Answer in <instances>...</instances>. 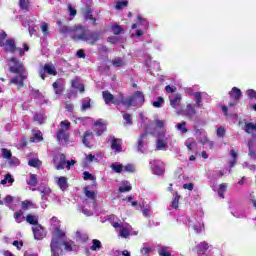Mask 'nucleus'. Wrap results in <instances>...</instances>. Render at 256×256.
Segmentation results:
<instances>
[{"label": "nucleus", "mask_w": 256, "mask_h": 256, "mask_svg": "<svg viewBox=\"0 0 256 256\" xmlns=\"http://www.w3.org/2000/svg\"><path fill=\"white\" fill-rule=\"evenodd\" d=\"M61 222L57 217L50 219V230L53 231V237L50 243L51 256H61L63 249H61V239L65 237V233L61 231Z\"/></svg>", "instance_id": "nucleus-1"}, {"label": "nucleus", "mask_w": 256, "mask_h": 256, "mask_svg": "<svg viewBox=\"0 0 256 256\" xmlns=\"http://www.w3.org/2000/svg\"><path fill=\"white\" fill-rule=\"evenodd\" d=\"M10 61L9 71L10 73H15L17 76L9 81V85H16L17 89H23L29 73L23 65V62L19 61L17 58H11Z\"/></svg>", "instance_id": "nucleus-2"}, {"label": "nucleus", "mask_w": 256, "mask_h": 256, "mask_svg": "<svg viewBox=\"0 0 256 256\" xmlns=\"http://www.w3.org/2000/svg\"><path fill=\"white\" fill-rule=\"evenodd\" d=\"M143 103H145V95L141 91H136L133 96L127 98L122 96L121 105L124 107H143Z\"/></svg>", "instance_id": "nucleus-3"}, {"label": "nucleus", "mask_w": 256, "mask_h": 256, "mask_svg": "<svg viewBox=\"0 0 256 256\" xmlns=\"http://www.w3.org/2000/svg\"><path fill=\"white\" fill-rule=\"evenodd\" d=\"M60 127L62 129L58 130L56 137L60 143L67 142L69 140V133H67V131H69V129H71V122L62 121V122H60ZM63 129H65V130H63Z\"/></svg>", "instance_id": "nucleus-4"}, {"label": "nucleus", "mask_w": 256, "mask_h": 256, "mask_svg": "<svg viewBox=\"0 0 256 256\" xmlns=\"http://www.w3.org/2000/svg\"><path fill=\"white\" fill-rule=\"evenodd\" d=\"M102 95L106 105H109L112 103L113 105H116V107H119V105H121L123 101L122 93H120L117 97H115L109 91H103Z\"/></svg>", "instance_id": "nucleus-5"}, {"label": "nucleus", "mask_w": 256, "mask_h": 256, "mask_svg": "<svg viewBox=\"0 0 256 256\" xmlns=\"http://www.w3.org/2000/svg\"><path fill=\"white\" fill-rule=\"evenodd\" d=\"M195 137L198 141V143H201V145H207L210 149H213V142L209 140L207 137V132L203 129H197L195 131Z\"/></svg>", "instance_id": "nucleus-6"}, {"label": "nucleus", "mask_w": 256, "mask_h": 256, "mask_svg": "<svg viewBox=\"0 0 256 256\" xmlns=\"http://www.w3.org/2000/svg\"><path fill=\"white\" fill-rule=\"evenodd\" d=\"M171 141V135L165 133V132H160L157 134V143H156V149L158 151H163L165 147H167V143Z\"/></svg>", "instance_id": "nucleus-7"}, {"label": "nucleus", "mask_w": 256, "mask_h": 256, "mask_svg": "<svg viewBox=\"0 0 256 256\" xmlns=\"http://www.w3.org/2000/svg\"><path fill=\"white\" fill-rule=\"evenodd\" d=\"M87 29H85L83 26H76L72 28V34L71 38L74 39V41H85V36L87 35Z\"/></svg>", "instance_id": "nucleus-8"}, {"label": "nucleus", "mask_w": 256, "mask_h": 256, "mask_svg": "<svg viewBox=\"0 0 256 256\" xmlns=\"http://www.w3.org/2000/svg\"><path fill=\"white\" fill-rule=\"evenodd\" d=\"M112 226L114 229L119 231L120 237H124V239H127V237L131 235V225L129 224H119L118 222H113Z\"/></svg>", "instance_id": "nucleus-9"}, {"label": "nucleus", "mask_w": 256, "mask_h": 256, "mask_svg": "<svg viewBox=\"0 0 256 256\" xmlns=\"http://www.w3.org/2000/svg\"><path fill=\"white\" fill-rule=\"evenodd\" d=\"M150 167L154 175H163L165 173V163L161 160L150 161Z\"/></svg>", "instance_id": "nucleus-10"}, {"label": "nucleus", "mask_w": 256, "mask_h": 256, "mask_svg": "<svg viewBox=\"0 0 256 256\" xmlns=\"http://www.w3.org/2000/svg\"><path fill=\"white\" fill-rule=\"evenodd\" d=\"M188 227L193 229V231H195V233H201V231H203L205 229V227L203 225V221H201V219H197V217H195V216L189 218Z\"/></svg>", "instance_id": "nucleus-11"}, {"label": "nucleus", "mask_w": 256, "mask_h": 256, "mask_svg": "<svg viewBox=\"0 0 256 256\" xmlns=\"http://www.w3.org/2000/svg\"><path fill=\"white\" fill-rule=\"evenodd\" d=\"M84 41L88 45H95L97 41H101V32H91L87 30L86 36L84 37Z\"/></svg>", "instance_id": "nucleus-12"}, {"label": "nucleus", "mask_w": 256, "mask_h": 256, "mask_svg": "<svg viewBox=\"0 0 256 256\" xmlns=\"http://www.w3.org/2000/svg\"><path fill=\"white\" fill-rule=\"evenodd\" d=\"M53 165L57 171L65 169V165H67V159L64 154H56L53 158Z\"/></svg>", "instance_id": "nucleus-13"}, {"label": "nucleus", "mask_w": 256, "mask_h": 256, "mask_svg": "<svg viewBox=\"0 0 256 256\" xmlns=\"http://www.w3.org/2000/svg\"><path fill=\"white\" fill-rule=\"evenodd\" d=\"M149 142L147 133H143L140 135L138 139L137 149L139 153H147V143Z\"/></svg>", "instance_id": "nucleus-14"}, {"label": "nucleus", "mask_w": 256, "mask_h": 256, "mask_svg": "<svg viewBox=\"0 0 256 256\" xmlns=\"http://www.w3.org/2000/svg\"><path fill=\"white\" fill-rule=\"evenodd\" d=\"M32 191H38L41 194V201H47V197L52 193L51 188L47 185H40L37 188H33Z\"/></svg>", "instance_id": "nucleus-15"}, {"label": "nucleus", "mask_w": 256, "mask_h": 256, "mask_svg": "<svg viewBox=\"0 0 256 256\" xmlns=\"http://www.w3.org/2000/svg\"><path fill=\"white\" fill-rule=\"evenodd\" d=\"M86 197L90 200L91 208L97 209V192L89 190V187L84 188Z\"/></svg>", "instance_id": "nucleus-16"}, {"label": "nucleus", "mask_w": 256, "mask_h": 256, "mask_svg": "<svg viewBox=\"0 0 256 256\" xmlns=\"http://www.w3.org/2000/svg\"><path fill=\"white\" fill-rule=\"evenodd\" d=\"M45 73L48 75H57V69H55V66L53 64H45L43 69L40 70L39 75L41 79L45 80Z\"/></svg>", "instance_id": "nucleus-17"}, {"label": "nucleus", "mask_w": 256, "mask_h": 256, "mask_svg": "<svg viewBox=\"0 0 256 256\" xmlns=\"http://www.w3.org/2000/svg\"><path fill=\"white\" fill-rule=\"evenodd\" d=\"M169 100L171 107H173V109H176V111L178 112L181 108V94H173L169 96Z\"/></svg>", "instance_id": "nucleus-18"}, {"label": "nucleus", "mask_w": 256, "mask_h": 256, "mask_svg": "<svg viewBox=\"0 0 256 256\" xmlns=\"http://www.w3.org/2000/svg\"><path fill=\"white\" fill-rule=\"evenodd\" d=\"M55 183L58 185L61 191H67V189H69V182L65 176L55 177Z\"/></svg>", "instance_id": "nucleus-19"}, {"label": "nucleus", "mask_w": 256, "mask_h": 256, "mask_svg": "<svg viewBox=\"0 0 256 256\" xmlns=\"http://www.w3.org/2000/svg\"><path fill=\"white\" fill-rule=\"evenodd\" d=\"M94 131L96 135L101 136L105 131H107V124L103 120H97L94 123Z\"/></svg>", "instance_id": "nucleus-20"}, {"label": "nucleus", "mask_w": 256, "mask_h": 256, "mask_svg": "<svg viewBox=\"0 0 256 256\" xmlns=\"http://www.w3.org/2000/svg\"><path fill=\"white\" fill-rule=\"evenodd\" d=\"M32 231L34 239H36L37 241H41V239L45 237V229H43V226H41L40 224L33 226Z\"/></svg>", "instance_id": "nucleus-21"}, {"label": "nucleus", "mask_w": 256, "mask_h": 256, "mask_svg": "<svg viewBox=\"0 0 256 256\" xmlns=\"http://www.w3.org/2000/svg\"><path fill=\"white\" fill-rule=\"evenodd\" d=\"M178 115H184L185 117H195L197 111H195V106H192L191 104H187L186 109L179 110Z\"/></svg>", "instance_id": "nucleus-22"}, {"label": "nucleus", "mask_w": 256, "mask_h": 256, "mask_svg": "<svg viewBox=\"0 0 256 256\" xmlns=\"http://www.w3.org/2000/svg\"><path fill=\"white\" fill-rule=\"evenodd\" d=\"M138 23L132 25V29H137V27L141 26L144 31L149 29V21L143 18L141 15H137Z\"/></svg>", "instance_id": "nucleus-23"}, {"label": "nucleus", "mask_w": 256, "mask_h": 256, "mask_svg": "<svg viewBox=\"0 0 256 256\" xmlns=\"http://www.w3.org/2000/svg\"><path fill=\"white\" fill-rule=\"evenodd\" d=\"M52 87H53L56 95H61V93H63V91H65V83L63 82V79H61V78L57 79L52 84Z\"/></svg>", "instance_id": "nucleus-24"}, {"label": "nucleus", "mask_w": 256, "mask_h": 256, "mask_svg": "<svg viewBox=\"0 0 256 256\" xmlns=\"http://www.w3.org/2000/svg\"><path fill=\"white\" fill-rule=\"evenodd\" d=\"M108 141L111 142V149L113 151H117V153H120V151H122L121 140L115 138L114 136H110Z\"/></svg>", "instance_id": "nucleus-25"}, {"label": "nucleus", "mask_w": 256, "mask_h": 256, "mask_svg": "<svg viewBox=\"0 0 256 256\" xmlns=\"http://www.w3.org/2000/svg\"><path fill=\"white\" fill-rule=\"evenodd\" d=\"M4 47L5 50L8 51L9 53H15L17 51V47L15 46V40L13 39H8L4 42Z\"/></svg>", "instance_id": "nucleus-26"}, {"label": "nucleus", "mask_w": 256, "mask_h": 256, "mask_svg": "<svg viewBox=\"0 0 256 256\" xmlns=\"http://www.w3.org/2000/svg\"><path fill=\"white\" fill-rule=\"evenodd\" d=\"M93 140V132L86 131L82 138V143L85 147H91V141Z\"/></svg>", "instance_id": "nucleus-27"}, {"label": "nucleus", "mask_w": 256, "mask_h": 256, "mask_svg": "<svg viewBox=\"0 0 256 256\" xmlns=\"http://www.w3.org/2000/svg\"><path fill=\"white\" fill-rule=\"evenodd\" d=\"M71 86L73 89H77L78 91H80V93L85 92V86H83V83H81L80 78H75L74 80H72Z\"/></svg>", "instance_id": "nucleus-28"}, {"label": "nucleus", "mask_w": 256, "mask_h": 256, "mask_svg": "<svg viewBox=\"0 0 256 256\" xmlns=\"http://www.w3.org/2000/svg\"><path fill=\"white\" fill-rule=\"evenodd\" d=\"M30 141L32 143H39L40 141H43V134L41 133V131L33 130Z\"/></svg>", "instance_id": "nucleus-29"}, {"label": "nucleus", "mask_w": 256, "mask_h": 256, "mask_svg": "<svg viewBox=\"0 0 256 256\" xmlns=\"http://www.w3.org/2000/svg\"><path fill=\"white\" fill-rule=\"evenodd\" d=\"M229 95L231 97V99H234V101H239V99H241V89L237 88V87H233L232 90L229 92Z\"/></svg>", "instance_id": "nucleus-30"}, {"label": "nucleus", "mask_w": 256, "mask_h": 256, "mask_svg": "<svg viewBox=\"0 0 256 256\" xmlns=\"http://www.w3.org/2000/svg\"><path fill=\"white\" fill-rule=\"evenodd\" d=\"M111 63L113 67H125V65H127V61L125 60V58L121 57H116L112 59Z\"/></svg>", "instance_id": "nucleus-31"}, {"label": "nucleus", "mask_w": 256, "mask_h": 256, "mask_svg": "<svg viewBox=\"0 0 256 256\" xmlns=\"http://www.w3.org/2000/svg\"><path fill=\"white\" fill-rule=\"evenodd\" d=\"M132 189H133V187L131 186V183H129V181H122L120 183V187H119L120 193H127V192L131 191Z\"/></svg>", "instance_id": "nucleus-32"}, {"label": "nucleus", "mask_w": 256, "mask_h": 256, "mask_svg": "<svg viewBox=\"0 0 256 256\" xmlns=\"http://www.w3.org/2000/svg\"><path fill=\"white\" fill-rule=\"evenodd\" d=\"M32 97H34V99H37L40 105H43V103H47L45 97L43 96V94H41V92H39V90H32Z\"/></svg>", "instance_id": "nucleus-33"}, {"label": "nucleus", "mask_w": 256, "mask_h": 256, "mask_svg": "<svg viewBox=\"0 0 256 256\" xmlns=\"http://www.w3.org/2000/svg\"><path fill=\"white\" fill-rule=\"evenodd\" d=\"M83 179L84 181H93L92 182L93 187H97V181H96L97 178L93 174L89 173V171L83 172Z\"/></svg>", "instance_id": "nucleus-34"}, {"label": "nucleus", "mask_w": 256, "mask_h": 256, "mask_svg": "<svg viewBox=\"0 0 256 256\" xmlns=\"http://www.w3.org/2000/svg\"><path fill=\"white\" fill-rule=\"evenodd\" d=\"M26 221L27 223H29L30 225H39V216L34 215V214H28L26 216Z\"/></svg>", "instance_id": "nucleus-35"}, {"label": "nucleus", "mask_w": 256, "mask_h": 256, "mask_svg": "<svg viewBox=\"0 0 256 256\" xmlns=\"http://www.w3.org/2000/svg\"><path fill=\"white\" fill-rule=\"evenodd\" d=\"M198 255H205V251L209 249V244L207 242H202L196 246Z\"/></svg>", "instance_id": "nucleus-36"}, {"label": "nucleus", "mask_w": 256, "mask_h": 256, "mask_svg": "<svg viewBox=\"0 0 256 256\" xmlns=\"http://www.w3.org/2000/svg\"><path fill=\"white\" fill-rule=\"evenodd\" d=\"M110 167L114 173H124V166L119 162L112 163Z\"/></svg>", "instance_id": "nucleus-37"}, {"label": "nucleus", "mask_w": 256, "mask_h": 256, "mask_svg": "<svg viewBox=\"0 0 256 256\" xmlns=\"http://www.w3.org/2000/svg\"><path fill=\"white\" fill-rule=\"evenodd\" d=\"M193 95L196 101V107H201L203 105V95H205V93L195 92Z\"/></svg>", "instance_id": "nucleus-38"}, {"label": "nucleus", "mask_w": 256, "mask_h": 256, "mask_svg": "<svg viewBox=\"0 0 256 256\" xmlns=\"http://www.w3.org/2000/svg\"><path fill=\"white\" fill-rule=\"evenodd\" d=\"M179 199H181V196L179 195V193L175 192L174 198L172 199V202H171L172 209H179Z\"/></svg>", "instance_id": "nucleus-39"}, {"label": "nucleus", "mask_w": 256, "mask_h": 256, "mask_svg": "<svg viewBox=\"0 0 256 256\" xmlns=\"http://www.w3.org/2000/svg\"><path fill=\"white\" fill-rule=\"evenodd\" d=\"M160 256H171L172 250L171 247L163 246L158 250Z\"/></svg>", "instance_id": "nucleus-40"}, {"label": "nucleus", "mask_w": 256, "mask_h": 256, "mask_svg": "<svg viewBox=\"0 0 256 256\" xmlns=\"http://www.w3.org/2000/svg\"><path fill=\"white\" fill-rule=\"evenodd\" d=\"M185 145L189 151H193V149H195V145H197V142L194 138H188L185 142Z\"/></svg>", "instance_id": "nucleus-41"}, {"label": "nucleus", "mask_w": 256, "mask_h": 256, "mask_svg": "<svg viewBox=\"0 0 256 256\" xmlns=\"http://www.w3.org/2000/svg\"><path fill=\"white\" fill-rule=\"evenodd\" d=\"M248 149H249L248 155L250 159H253L254 161H256V151L251 141L248 142Z\"/></svg>", "instance_id": "nucleus-42"}, {"label": "nucleus", "mask_w": 256, "mask_h": 256, "mask_svg": "<svg viewBox=\"0 0 256 256\" xmlns=\"http://www.w3.org/2000/svg\"><path fill=\"white\" fill-rule=\"evenodd\" d=\"M163 103H165V99L163 97L159 96L152 102L153 107L156 109H160V107H163Z\"/></svg>", "instance_id": "nucleus-43"}, {"label": "nucleus", "mask_w": 256, "mask_h": 256, "mask_svg": "<svg viewBox=\"0 0 256 256\" xmlns=\"http://www.w3.org/2000/svg\"><path fill=\"white\" fill-rule=\"evenodd\" d=\"M22 209L24 211H27V209H35V204L33 203V201L25 200L22 202Z\"/></svg>", "instance_id": "nucleus-44"}, {"label": "nucleus", "mask_w": 256, "mask_h": 256, "mask_svg": "<svg viewBox=\"0 0 256 256\" xmlns=\"http://www.w3.org/2000/svg\"><path fill=\"white\" fill-rule=\"evenodd\" d=\"M90 108H91V99L90 98L82 99L81 111H87V109H90Z\"/></svg>", "instance_id": "nucleus-45"}, {"label": "nucleus", "mask_w": 256, "mask_h": 256, "mask_svg": "<svg viewBox=\"0 0 256 256\" xmlns=\"http://www.w3.org/2000/svg\"><path fill=\"white\" fill-rule=\"evenodd\" d=\"M103 245L101 244V241L97 239L92 240V246L90 247L91 251H99Z\"/></svg>", "instance_id": "nucleus-46"}, {"label": "nucleus", "mask_w": 256, "mask_h": 256, "mask_svg": "<svg viewBox=\"0 0 256 256\" xmlns=\"http://www.w3.org/2000/svg\"><path fill=\"white\" fill-rule=\"evenodd\" d=\"M14 219L16 223H23V221H25V216H23L22 210H19L16 213H14Z\"/></svg>", "instance_id": "nucleus-47"}, {"label": "nucleus", "mask_w": 256, "mask_h": 256, "mask_svg": "<svg viewBox=\"0 0 256 256\" xmlns=\"http://www.w3.org/2000/svg\"><path fill=\"white\" fill-rule=\"evenodd\" d=\"M37 175L31 174L29 180H27V185L30 187H37Z\"/></svg>", "instance_id": "nucleus-48"}, {"label": "nucleus", "mask_w": 256, "mask_h": 256, "mask_svg": "<svg viewBox=\"0 0 256 256\" xmlns=\"http://www.w3.org/2000/svg\"><path fill=\"white\" fill-rule=\"evenodd\" d=\"M225 191H227V184H225V183L220 184L219 189H218V196L221 199H225V194H224Z\"/></svg>", "instance_id": "nucleus-49"}, {"label": "nucleus", "mask_w": 256, "mask_h": 256, "mask_svg": "<svg viewBox=\"0 0 256 256\" xmlns=\"http://www.w3.org/2000/svg\"><path fill=\"white\" fill-rule=\"evenodd\" d=\"M60 33H62V35H72L73 33V27H69V26H62L60 28Z\"/></svg>", "instance_id": "nucleus-50"}, {"label": "nucleus", "mask_w": 256, "mask_h": 256, "mask_svg": "<svg viewBox=\"0 0 256 256\" xmlns=\"http://www.w3.org/2000/svg\"><path fill=\"white\" fill-rule=\"evenodd\" d=\"M1 153H2L3 159L9 160L13 157V154L11 153V150H9L7 148H2Z\"/></svg>", "instance_id": "nucleus-51"}, {"label": "nucleus", "mask_w": 256, "mask_h": 256, "mask_svg": "<svg viewBox=\"0 0 256 256\" xmlns=\"http://www.w3.org/2000/svg\"><path fill=\"white\" fill-rule=\"evenodd\" d=\"M84 17H85L86 20L92 21V23H95L97 21V19L93 18V14H92L91 8H87L86 9Z\"/></svg>", "instance_id": "nucleus-52"}, {"label": "nucleus", "mask_w": 256, "mask_h": 256, "mask_svg": "<svg viewBox=\"0 0 256 256\" xmlns=\"http://www.w3.org/2000/svg\"><path fill=\"white\" fill-rule=\"evenodd\" d=\"M15 182V179H13V176L11 174H6L5 178L1 181L2 185H7L9 183L10 185Z\"/></svg>", "instance_id": "nucleus-53"}, {"label": "nucleus", "mask_w": 256, "mask_h": 256, "mask_svg": "<svg viewBox=\"0 0 256 256\" xmlns=\"http://www.w3.org/2000/svg\"><path fill=\"white\" fill-rule=\"evenodd\" d=\"M176 129L181 131L182 133H187V122L183 121L181 123L176 124Z\"/></svg>", "instance_id": "nucleus-54"}, {"label": "nucleus", "mask_w": 256, "mask_h": 256, "mask_svg": "<svg viewBox=\"0 0 256 256\" xmlns=\"http://www.w3.org/2000/svg\"><path fill=\"white\" fill-rule=\"evenodd\" d=\"M15 201V198L11 195H7L3 200V205H6V207H9L11 209V203Z\"/></svg>", "instance_id": "nucleus-55"}, {"label": "nucleus", "mask_w": 256, "mask_h": 256, "mask_svg": "<svg viewBox=\"0 0 256 256\" xmlns=\"http://www.w3.org/2000/svg\"><path fill=\"white\" fill-rule=\"evenodd\" d=\"M8 163L10 165V167H19L21 161L18 160L17 157H11L9 160H8Z\"/></svg>", "instance_id": "nucleus-56"}, {"label": "nucleus", "mask_w": 256, "mask_h": 256, "mask_svg": "<svg viewBox=\"0 0 256 256\" xmlns=\"http://www.w3.org/2000/svg\"><path fill=\"white\" fill-rule=\"evenodd\" d=\"M61 245H64L65 251H73V247L71 246V243L65 241V237L61 238L60 247H61Z\"/></svg>", "instance_id": "nucleus-57"}, {"label": "nucleus", "mask_w": 256, "mask_h": 256, "mask_svg": "<svg viewBox=\"0 0 256 256\" xmlns=\"http://www.w3.org/2000/svg\"><path fill=\"white\" fill-rule=\"evenodd\" d=\"M30 167H41V162L37 158H32L28 161Z\"/></svg>", "instance_id": "nucleus-58"}, {"label": "nucleus", "mask_w": 256, "mask_h": 256, "mask_svg": "<svg viewBox=\"0 0 256 256\" xmlns=\"http://www.w3.org/2000/svg\"><path fill=\"white\" fill-rule=\"evenodd\" d=\"M112 29V33H114V35H121V33L123 32V27L119 26V25H113L111 27Z\"/></svg>", "instance_id": "nucleus-59"}, {"label": "nucleus", "mask_w": 256, "mask_h": 256, "mask_svg": "<svg viewBox=\"0 0 256 256\" xmlns=\"http://www.w3.org/2000/svg\"><path fill=\"white\" fill-rule=\"evenodd\" d=\"M34 121H37L38 123H45V115L42 113H38L34 115Z\"/></svg>", "instance_id": "nucleus-60"}, {"label": "nucleus", "mask_w": 256, "mask_h": 256, "mask_svg": "<svg viewBox=\"0 0 256 256\" xmlns=\"http://www.w3.org/2000/svg\"><path fill=\"white\" fill-rule=\"evenodd\" d=\"M141 211H142L144 217H150L151 206H149V205L143 206V207H141Z\"/></svg>", "instance_id": "nucleus-61"}, {"label": "nucleus", "mask_w": 256, "mask_h": 256, "mask_svg": "<svg viewBox=\"0 0 256 256\" xmlns=\"http://www.w3.org/2000/svg\"><path fill=\"white\" fill-rule=\"evenodd\" d=\"M127 5H129V1H118L116 3L115 9L121 11V9H123V7H127Z\"/></svg>", "instance_id": "nucleus-62"}, {"label": "nucleus", "mask_w": 256, "mask_h": 256, "mask_svg": "<svg viewBox=\"0 0 256 256\" xmlns=\"http://www.w3.org/2000/svg\"><path fill=\"white\" fill-rule=\"evenodd\" d=\"M20 8L23 11H29V0H20Z\"/></svg>", "instance_id": "nucleus-63"}, {"label": "nucleus", "mask_w": 256, "mask_h": 256, "mask_svg": "<svg viewBox=\"0 0 256 256\" xmlns=\"http://www.w3.org/2000/svg\"><path fill=\"white\" fill-rule=\"evenodd\" d=\"M123 119L125 121V125H133V120H131V114L124 113Z\"/></svg>", "instance_id": "nucleus-64"}]
</instances>
